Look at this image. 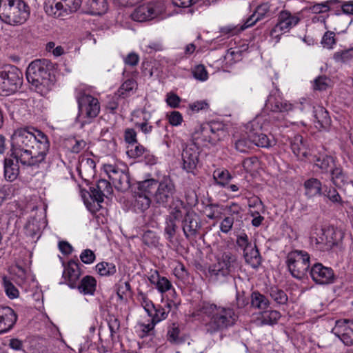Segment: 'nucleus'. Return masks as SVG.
<instances>
[{
  "instance_id": "a18cd8bd",
  "label": "nucleus",
  "mask_w": 353,
  "mask_h": 353,
  "mask_svg": "<svg viewBox=\"0 0 353 353\" xmlns=\"http://www.w3.org/2000/svg\"><path fill=\"white\" fill-rule=\"evenodd\" d=\"M176 220L171 219L165 217V227H164V234L166 240L169 242L172 243L174 237L175 236L179 227L176 225Z\"/></svg>"
},
{
  "instance_id": "c756f323",
  "label": "nucleus",
  "mask_w": 353,
  "mask_h": 353,
  "mask_svg": "<svg viewBox=\"0 0 353 353\" xmlns=\"http://www.w3.org/2000/svg\"><path fill=\"white\" fill-rule=\"evenodd\" d=\"M24 230L26 236L31 242L36 243L41 236L40 221L35 218L28 220Z\"/></svg>"
},
{
  "instance_id": "39448f33",
  "label": "nucleus",
  "mask_w": 353,
  "mask_h": 353,
  "mask_svg": "<svg viewBox=\"0 0 353 353\" xmlns=\"http://www.w3.org/2000/svg\"><path fill=\"white\" fill-rule=\"evenodd\" d=\"M310 255L307 252L294 250L288 254L285 263L291 275L296 279L301 280L310 268Z\"/></svg>"
},
{
  "instance_id": "774afa93",
  "label": "nucleus",
  "mask_w": 353,
  "mask_h": 353,
  "mask_svg": "<svg viewBox=\"0 0 353 353\" xmlns=\"http://www.w3.org/2000/svg\"><path fill=\"white\" fill-rule=\"evenodd\" d=\"M321 43L324 47L329 49L332 48L333 45L336 43L334 32L332 31H327L322 38Z\"/></svg>"
},
{
  "instance_id": "49530a36",
  "label": "nucleus",
  "mask_w": 353,
  "mask_h": 353,
  "mask_svg": "<svg viewBox=\"0 0 353 353\" xmlns=\"http://www.w3.org/2000/svg\"><path fill=\"white\" fill-rule=\"evenodd\" d=\"M326 231L332 249L334 246H338L344 238V233L341 230L334 228V227H329L326 228Z\"/></svg>"
},
{
  "instance_id": "79ce46f5",
  "label": "nucleus",
  "mask_w": 353,
  "mask_h": 353,
  "mask_svg": "<svg viewBox=\"0 0 353 353\" xmlns=\"http://www.w3.org/2000/svg\"><path fill=\"white\" fill-rule=\"evenodd\" d=\"M251 305L259 310H265L269 307L270 301L265 296L254 291L251 294Z\"/></svg>"
},
{
  "instance_id": "37998d69",
  "label": "nucleus",
  "mask_w": 353,
  "mask_h": 353,
  "mask_svg": "<svg viewBox=\"0 0 353 353\" xmlns=\"http://www.w3.org/2000/svg\"><path fill=\"white\" fill-rule=\"evenodd\" d=\"M268 292L271 298L279 305H285L288 301L286 293L277 286L273 285L268 289Z\"/></svg>"
},
{
  "instance_id": "412c9836",
  "label": "nucleus",
  "mask_w": 353,
  "mask_h": 353,
  "mask_svg": "<svg viewBox=\"0 0 353 353\" xmlns=\"http://www.w3.org/2000/svg\"><path fill=\"white\" fill-rule=\"evenodd\" d=\"M310 161H313L315 165L319 168L322 172L327 173L335 165L334 158L325 152H319L317 154H310Z\"/></svg>"
},
{
  "instance_id": "c03bdc74",
  "label": "nucleus",
  "mask_w": 353,
  "mask_h": 353,
  "mask_svg": "<svg viewBox=\"0 0 353 353\" xmlns=\"http://www.w3.org/2000/svg\"><path fill=\"white\" fill-rule=\"evenodd\" d=\"M159 183V182L153 179L139 182L138 185V192L148 194L150 196H153V194L158 187Z\"/></svg>"
},
{
  "instance_id": "9d476101",
  "label": "nucleus",
  "mask_w": 353,
  "mask_h": 353,
  "mask_svg": "<svg viewBox=\"0 0 353 353\" xmlns=\"http://www.w3.org/2000/svg\"><path fill=\"white\" fill-rule=\"evenodd\" d=\"M175 194L176 188L173 181L170 176H164L153 194V201L156 204L166 208L170 202L175 200Z\"/></svg>"
},
{
  "instance_id": "cd10ccee",
  "label": "nucleus",
  "mask_w": 353,
  "mask_h": 353,
  "mask_svg": "<svg viewBox=\"0 0 353 353\" xmlns=\"http://www.w3.org/2000/svg\"><path fill=\"white\" fill-rule=\"evenodd\" d=\"M305 188V194L308 198H312L316 196H322L324 187L322 183L316 178H310L306 180L303 183Z\"/></svg>"
},
{
  "instance_id": "e2e57ef3",
  "label": "nucleus",
  "mask_w": 353,
  "mask_h": 353,
  "mask_svg": "<svg viewBox=\"0 0 353 353\" xmlns=\"http://www.w3.org/2000/svg\"><path fill=\"white\" fill-rule=\"evenodd\" d=\"M330 80L325 75L319 76L314 81L313 88L315 90L323 91L328 87Z\"/></svg>"
},
{
  "instance_id": "4be33fe9",
  "label": "nucleus",
  "mask_w": 353,
  "mask_h": 353,
  "mask_svg": "<svg viewBox=\"0 0 353 353\" xmlns=\"http://www.w3.org/2000/svg\"><path fill=\"white\" fill-rule=\"evenodd\" d=\"M216 265H219L221 270H224L225 272L230 274L231 276L235 273L236 269L238 267L236 257L230 252H224L221 257L216 260Z\"/></svg>"
},
{
  "instance_id": "5701e85b",
  "label": "nucleus",
  "mask_w": 353,
  "mask_h": 353,
  "mask_svg": "<svg viewBox=\"0 0 353 353\" xmlns=\"http://www.w3.org/2000/svg\"><path fill=\"white\" fill-rule=\"evenodd\" d=\"M216 265H219L221 270H224L225 272L230 274L231 276L235 273L236 269L238 267L236 257L230 252H224L221 257L216 260Z\"/></svg>"
},
{
  "instance_id": "603ef678",
  "label": "nucleus",
  "mask_w": 353,
  "mask_h": 353,
  "mask_svg": "<svg viewBox=\"0 0 353 353\" xmlns=\"http://www.w3.org/2000/svg\"><path fill=\"white\" fill-rule=\"evenodd\" d=\"M130 175L128 173L123 172L120 173L118 179L114 178L116 181L114 185L117 190L121 192H125L130 188Z\"/></svg>"
},
{
  "instance_id": "f257e3e1",
  "label": "nucleus",
  "mask_w": 353,
  "mask_h": 353,
  "mask_svg": "<svg viewBox=\"0 0 353 353\" xmlns=\"http://www.w3.org/2000/svg\"><path fill=\"white\" fill-rule=\"evenodd\" d=\"M8 154L23 167H37L45 161L50 150V141L46 134L34 128L15 130L11 136Z\"/></svg>"
},
{
  "instance_id": "8fccbe9b",
  "label": "nucleus",
  "mask_w": 353,
  "mask_h": 353,
  "mask_svg": "<svg viewBox=\"0 0 353 353\" xmlns=\"http://www.w3.org/2000/svg\"><path fill=\"white\" fill-rule=\"evenodd\" d=\"M151 202V197L149 195L143 194L140 192H137V195L135 196L134 206L141 212H144L148 209Z\"/></svg>"
},
{
  "instance_id": "a211bd4d",
  "label": "nucleus",
  "mask_w": 353,
  "mask_h": 353,
  "mask_svg": "<svg viewBox=\"0 0 353 353\" xmlns=\"http://www.w3.org/2000/svg\"><path fill=\"white\" fill-rule=\"evenodd\" d=\"M300 21V18L288 10H283L279 14L278 22L270 32L272 37L278 32H288ZM276 37V35H275Z\"/></svg>"
},
{
  "instance_id": "f3484780",
  "label": "nucleus",
  "mask_w": 353,
  "mask_h": 353,
  "mask_svg": "<svg viewBox=\"0 0 353 353\" xmlns=\"http://www.w3.org/2000/svg\"><path fill=\"white\" fill-rule=\"evenodd\" d=\"M332 332L345 345H353V321L347 319L337 321Z\"/></svg>"
},
{
  "instance_id": "393cba45",
  "label": "nucleus",
  "mask_w": 353,
  "mask_h": 353,
  "mask_svg": "<svg viewBox=\"0 0 353 353\" xmlns=\"http://www.w3.org/2000/svg\"><path fill=\"white\" fill-rule=\"evenodd\" d=\"M310 242L314 249L321 252H328L332 250L326 229H321L316 236H312Z\"/></svg>"
},
{
  "instance_id": "f03ea898",
  "label": "nucleus",
  "mask_w": 353,
  "mask_h": 353,
  "mask_svg": "<svg viewBox=\"0 0 353 353\" xmlns=\"http://www.w3.org/2000/svg\"><path fill=\"white\" fill-rule=\"evenodd\" d=\"M197 311L210 319L205 327L206 332L210 334L228 330L236 323L238 319L232 308L207 301L202 302Z\"/></svg>"
},
{
  "instance_id": "6ab92c4d",
  "label": "nucleus",
  "mask_w": 353,
  "mask_h": 353,
  "mask_svg": "<svg viewBox=\"0 0 353 353\" xmlns=\"http://www.w3.org/2000/svg\"><path fill=\"white\" fill-rule=\"evenodd\" d=\"M64 270L63 272V278L65 279V283L72 289H74L76 284L79 280L81 275V265L78 259L70 260L66 265L63 263Z\"/></svg>"
},
{
  "instance_id": "dca6fc26",
  "label": "nucleus",
  "mask_w": 353,
  "mask_h": 353,
  "mask_svg": "<svg viewBox=\"0 0 353 353\" xmlns=\"http://www.w3.org/2000/svg\"><path fill=\"white\" fill-rule=\"evenodd\" d=\"M310 274L312 280L317 284H331L335 281V275L333 270L319 263H315L312 266L310 270Z\"/></svg>"
},
{
  "instance_id": "bf43d9fd",
  "label": "nucleus",
  "mask_w": 353,
  "mask_h": 353,
  "mask_svg": "<svg viewBox=\"0 0 353 353\" xmlns=\"http://www.w3.org/2000/svg\"><path fill=\"white\" fill-rule=\"evenodd\" d=\"M142 241L147 246H156L159 243V238L154 232L147 230L142 236Z\"/></svg>"
},
{
  "instance_id": "4468645a",
  "label": "nucleus",
  "mask_w": 353,
  "mask_h": 353,
  "mask_svg": "<svg viewBox=\"0 0 353 353\" xmlns=\"http://www.w3.org/2000/svg\"><path fill=\"white\" fill-rule=\"evenodd\" d=\"M199 147L194 143L187 144L183 149L181 157L183 169L187 172L196 174L197 164L199 161Z\"/></svg>"
},
{
  "instance_id": "4d7b16f0",
  "label": "nucleus",
  "mask_w": 353,
  "mask_h": 353,
  "mask_svg": "<svg viewBox=\"0 0 353 353\" xmlns=\"http://www.w3.org/2000/svg\"><path fill=\"white\" fill-rule=\"evenodd\" d=\"M236 243L237 246L243 250V253L248 251V250H250V248L253 245L251 240L245 232H241L236 236Z\"/></svg>"
},
{
  "instance_id": "09e8293b",
  "label": "nucleus",
  "mask_w": 353,
  "mask_h": 353,
  "mask_svg": "<svg viewBox=\"0 0 353 353\" xmlns=\"http://www.w3.org/2000/svg\"><path fill=\"white\" fill-rule=\"evenodd\" d=\"M322 195L327 198L334 204L343 205L344 202L335 188H327L326 185H324Z\"/></svg>"
},
{
  "instance_id": "a878e982",
  "label": "nucleus",
  "mask_w": 353,
  "mask_h": 353,
  "mask_svg": "<svg viewBox=\"0 0 353 353\" xmlns=\"http://www.w3.org/2000/svg\"><path fill=\"white\" fill-rule=\"evenodd\" d=\"M96 288L97 280L92 276L86 275L77 282L74 289H77L83 295L93 296Z\"/></svg>"
},
{
  "instance_id": "864d4df0",
  "label": "nucleus",
  "mask_w": 353,
  "mask_h": 353,
  "mask_svg": "<svg viewBox=\"0 0 353 353\" xmlns=\"http://www.w3.org/2000/svg\"><path fill=\"white\" fill-rule=\"evenodd\" d=\"M96 270L101 276H111L116 273L117 268L114 263L102 261L96 265Z\"/></svg>"
},
{
  "instance_id": "9b49d317",
  "label": "nucleus",
  "mask_w": 353,
  "mask_h": 353,
  "mask_svg": "<svg viewBox=\"0 0 353 353\" xmlns=\"http://www.w3.org/2000/svg\"><path fill=\"white\" fill-rule=\"evenodd\" d=\"M265 108L277 116L272 115V119L275 121L284 120L285 115L294 108V105L283 99L279 94H270L265 104Z\"/></svg>"
},
{
  "instance_id": "ddd939ff",
  "label": "nucleus",
  "mask_w": 353,
  "mask_h": 353,
  "mask_svg": "<svg viewBox=\"0 0 353 353\" xmlns=\"http://www.w3.org/2000/svg\"><path fill=\"white\" fill-rule=\"evenodd\" d=\"M79 116L83 115L85 118L93 119L100 112V104L98 99L83 91H80L77 96Z\"/></svg>"
},
{
  "instance_id": "69168bd1",
  "label": "nucleus",
  "mask_w": 353,
  "mask_h": 353,
  "mask_svg": "<svg viewBox=\"0 0 353 353\" xmlns=\"http://www.w3.org/2000/svg\"><path fill=\"white\" fill-rule=\"evenodd\" d=\"M256 16L261 20L265 16H269L271 13V5L268 2H265L257 6L255 12Z\"/></svg>"
},
{
  "instance_id": "680f3d73",
  "label": "nucleus",
  "mask_w": 353,
  "mask_h": 353,
  "mask_svg": "<svg viewBox=\"0 0 353 353\" xmlns=\"http://www.w3.org/2000/svg\"><path fill=\"white\" fill-rule=\"evenodd\" d=\"M148 152L143 145L136 143L128 151V155L132 158H137Z\"/></svg>"
},
{
  "instance_id": "f8f14e48",
  "label": "nucleus",
  "mask_w": 353,
  "mask_h": 353,
  "mask_svg": "<svg viewBox=\"0 0 353 353\" xmlns=\"http://www.w3.org/2000/svg\"><path fill=\"white\" fill-rule=\"evenodd\" d=\"M112 188L110 183L105 179H99L95 186L90 188L89 195L94 202V206L91 203L84 201L88 209L94 212L101 207L100 203L103 201L104 196H108L112 193Z\"/></svg>"
},
{
  "instance_id": "0eeeda50",
  "label": "nucleus",
  "mask_w": 353,
  "mask_h": 353,
  "mask_svg": "<svg viewBox=\"0 0 353 353\" xmlns=\"http://www.w3.org/2000/svg\"><path fill=\"white\" fill-rule=\"evenodd\" d=\"M225 135L223 129L215 125L205 123L200 125L192 135V143L196 144L199 147L208 146L209 144L216 145Z\"/></svg>"
},
{
  "instance_id": "473e14b6",
  "label": "nucleus",
  "mask_w": 353,
  "mask_h": 353,
  "mask_svg": "<svg viewBox=\"0 0 353 353\" xmlns=\"http://www.w3.org/2000/svg\"><path fill=\"white\" fill-rule=\"evenodd\" d=\"M170 211L169 214L166 216L167 218L179 221L183 219V209H185V203L179 197H176L175 200L170 202L168 205Z\"/></svg>"
},
{
  "instance_id": "c85d7f7f",
  "label": "nucleus",
  "mask_w": 353,
  "mask_h": 353,
  "mask_svg": "<svg viewBox=\"0 0 353 353\" xmlns=\"http://www.w3.org/2000/svg\"><path fill=\"white\" fill-rule=\"evenodd\" d=\"M172 301L167 299L166 301H162L161 305H155V308L152 312V316H150L153 319L154 323H159L165 319L171 310Z\"/></svg>"
},
{
  "instance_id": "052dcab7",
  "label": "nucleus",
  "mask_w": 353,
  "mask_h": 353,
  "mask_svg": "<svg viewBox=\"0 0 353 353\" xmlns=\"http://www.w3.org/2000/svg\"><path fill=\"white\" fill-rule=\"evenodd\" d=\"M104 171L107 173L109 179L112 181L113 184L116 181L114 178L118 179V178L120 176V173L123 172V170L118 169L114 165L111 164L104 165Z\"/></svg>"
},
{
  "instance_id": "72a5a7b5",
  "label": "nucleus",
  "mask_w": 353,
  "mask_h": 353,
  "mask_svg": "<svg viewBox=\"0 0 353 353\" xmlns=\"http://www.w3.org/2000/svg\"><path fill=\"white\" fill-rule=\"evenodd\" d=\"M245 262L256 269L261 265V256L256 244L243 253Z\"/></svg>"
},
{
  "instance_id": "7c9ffc66",
  "label": "nucleus",
  "mask_w": 353,
  "mask_h": 353,
  "mask_svg": "<svg viewBox=\"0 0 353 353\" xmlns=\"http://www.w3.org/2000/svg\"><path fill=\"white\" fill-rule=\"evenodd\" d=\"M248 134L252 143L258 147L270 148L274 144V140L270 139L266 134L254 129H250Z\"/></svg>"
},
{
  "instance_id": "f704fd0d",
  "label": "nucleus",
  "mask_w": 353,
  "mask_h": 353,
  "mask_svg": "<svg viewBox=\"0 0 353 353\" xmlns=\"http://www.w3.org/2000/svg\"><path fill=\"white\" fill-rule=\"evenodd\" d=\"M329 172L331 174L330 180L335 187L341 188L347 183V176L341 168L335 165Z\"/></svg>"
},
{
  "instance_id": "423d86ee",
  "label": "nucleus",
  "mask_w": 353,
  "mask_h": 353,
  "mask_svg": "<svg viewBox=\"0 0 353 353\" xmlns=\"http://www.w3.org/2000/svg\"><path fill=\"white\" fill-rule=\"evenodd\" d=\"M23 84V73L16 66L8 65L0 69V91L6 95L16 92Z\"/></svg>"
},
{
  "instance_id": "b1692460",
  "label": "nucleus",
  "mask_w": 353,
  "mask_h": 353,
  "mask_svg": "<svg viewBox=\"0 0 353 353\" xmlns=\"http://www.w3.org/2000/svg\"><path fill=\"white\" fill-rule=\"evenodd\" d=\"M20 162L12 157H6L3 161L4 176L7 181H13L18 177L20 173Z\"/></svg>"
},
{
  "instance_id": "7ed1b4c3",
  "label": "nucleus",
  "mask_w": 353,
  "mask_h": 353,
  "mask_svg": "<svg viewBox=\"0 0 353 353\" xmlns=\"http://www.w3.org/2000/svg\"><path fill=\"white\" fill-rule=\"evenodd\" d=\"M52 70L53 64L50 60L36 59L27 68L26 79L37 92L43 94L48 92L53 85Z\"/></svg>"
},
{
  "instance_id": "3c124183",
  "label": "nucleus",
  "mask_w": 353,
  "mask_h": 353,
  "mask_svg": "<svg viewBox=\"0 0 353 353\" xmlns=\"http://www.w3.org/2000/svg\"><path fill=\"white\" fill-rule=\"evenodd\" d=\"M213 179L216 184L225 186L232 179V176L227 170L217 169L213 172Z\"/></svg>"
},
{
  "instance_id": "0e129e2a",
  "label": "nucleus",
  "mask_w": 353,
  "mask_h": 353,
  "mask_svg": "<svg viewBox=\"0 0 353 353\" xmlns=\"http://www.w3.org/2000/svg\"><path fill=\"white\" fill-rule=\"evenodd\" d=\"M336 2H337V1L334 0V1H326L324 3H316L312 6H310V10L313 13H316V14L325 12L330 10V4H332Z\"/></svg>"
},
{
  "instance_id": "2f4dec72",
  "label": "nucleus",
  "mask_w": 353,
  "mask_h": 353,
  "mask_svg": "<svg viewBox=\"0 0 353 353\" xmlns=\"http://www.w3.org/2000/svg\"><path fill=\"white\" fill-rule=\"evenodd\" d=\"M149 281L161 294L168 292L172 288V283L166 277L161 276L157 271L150 275Z\"/></svg>"
},
{
  "instance_id": "bb28decb",
  "label": "nucleus",
  "mask_w": 353,
  "mask_h": 353,
  "mask_svg": "<svg viewBox=\"0 0 353 353\" xmlns=\"http://www.w3.org/2000/svg\"><path fill=\"white\" fill-rule=\"evenodd\" d=\"M303 137L296 135L290 140V147L293 153L300 159L307 158L310 154L309 150L303 141Z\"/></svg>"
},
{
  "instance_id": "e433bc0d",
  "label": "nucleus",
  "mask_w": 353,
  "mask_h": 353,
  "mask_svg": "<svg viewBox=\"0 0 353 353\" xmlns=\"http://www.w3.org/2000/svg\"><path fill=\"white\" fill-rule=\"evenodd\" d=\"M88 10L92 15H101L106 12L108 8L107 0H89Z\"/></svg>"
},
{
  "instance_id": "2eb2a0df",
  "label": "nucleus",
  "mask_w": 353,
  "mask_h": 353,
  "mask_svg": "<svg viewBox=\"0 0 353 353\" xmlns=\"http://www.w3.org/2000/svg\"><path fill=\"white\" fill-rule=\"evenodd\" d=\"M183 234L187 239L196 237L201 228L199 216L194 211H187L181 221Z\"/></svg>"
},
{
  "instance_id": "5fc2aeb1",
  "label": "nucleus",
  "mask_w": 353,
  "mask_h": 353,
  "mask_svg": "<svg viewBox=\"0 0 353 353\" xmlns=\"http://www.w3.org/2000/svg\"><path fill=\"white\" fill-rule=\"evenodd\" d=\"M3 285L6 294L10 299H13L19 296V290L6 276L3 277Z\"/></svg>"
},
{
  "instance_id": "58836bf2",
  "label": "nucleus",
  "mask_w": 353,
  "mask_h": 353,
  "mask_svg": "<svg viewBox=\"0 0 353 353\" xmlns=\"http://www.w3.org/2000/svg\"><path fill=\"white\" fill-rule=\"evenodd\" d=\"M220 268L219 265L214 263L209 267L208 274L212 281L223 283L227 281L228 278L232 276L225 272L224 270H221Z\"/></svg>"
},
{
  "instance_id": "aec40b11",
  "label": "nucleus",
  "mask_w": 353,
  "mask_h": 353,
  "mask_svg": "<svg viewBox=\"0 0 353 353\" xmlns=\"http://www.w3.org/2000/svg\"><path fill=\"white\" fill-rule=\"evenodd\" d=\"M17 321V315L10 307L0 306V334L8 332Z\"/></svg>"
},
{
  "instance_id": "13d9d810",
  "label": "nucleus",
  "mask_w": 353,
  "mask_h": 353,
  "mask_svg": "<svg viewBox=\"0 0 353 353\" xmlns=\"http://www.w3.org/2000/svg\"><path fill=\"white\" fill-rule=\"evenodd\" d=\"M252 141L248 137L238 139L234 143L235 149L241 153H248L252 148Z\"/></svg>"
},
{
  "instance_id": "6e6552de",
  "label": "nucleus",
  "mask_w": 353,
  "mask_h": 353,
  "mask_svg": "<svg viewBox=\"0 0 353 353\" xmlns=\"http://www.w3.org/2000/svg\"><path fill=\"white\" fill-rule=\"evenodd\" d=\"M166 10L165 1L163 0H153L138 6L132 13L134 21L145 22L154 19Z\"/></svg>"
},
{
  "instance_id": "338daca9",
  "label": "nucleus",
  "mask_w": 353,
  "mask_h": 353,
  "mask_svg": "<svg viewBox=\"0 0 353 353\" xmlns=\"http://www.w3.org/2000/svg\"><path fill=\"white\" fill-rule=\"evenodd\" d=\"M193 76L196 79L199 81H205L208 79V72L203 65H196L192 71Z\"/></svg>"
},
{
  "instance_id": "de8ad7c7",
  "label": "nucleus",
  "mask_w": 353,
  "mask_h": 353,
  "mask_svg": "<svg viewBox=\"0 0 353 353\" xmlns=\"http://www.w3.org/2000/svg\"><path fill=\"white\" fill-rule=\"evenodd\" d=\"M223 210L224 207L219 203H209L205 206L206 216L211 220L221 219Z\"/></svg>"
},
{
  "instance_id": "20e7f679",
  "label": "nucleus",
  "mask_w": 353,
  "mask_h": 353,
  "mask_svg": "<svg viewBox=\"0 0 353 353\" xmlns=\"http://www.w3.org/2000/svg\"><path fill=\"white\" fill-rule=\"evenodd\" d=\"M30 8L23 0H0V19L6 23L23 24L30 17Z\"/></svg>"
},
{
  "instance_id": "ea45409f",
  "label": "nucleus",
  "mask_w": 353,
  "mask_h": 353,
  "mask_svg": "<svg viewBox=\"0 0 353 353\" xmlns=\"http://www.w3.org/2000/svg\"><path fill=\"white\" fill-rule=\"evenodd\" d=\"M137 88V83L136 81L133 79H128L121 85L115 95L119 98L125 99L130 97L133 90H136Z\"/></svg>"
},
{
  "instance_id": "c9c22d12",
  "label": "nucleus",
  "mask_w": 353,
  "mask_h": 353,
  "mask_svg": "<svg viewBox=\"0 0 353 353\" xmlns=\"http://www.w3.org/2000/svg\"><path fill=\"white\" fill-rule=\"evenodd\" d=\"M167 340L172 344L179 345L185 341L183 336H181V330L177 323H173L168 327Z\"/></svg>"
},
{
  "instance_id": "1a4fd4ad",
  "label": "nucleus",
  "mask_w": 353,
  "mask_h": 353,
  "mask_svg": "<svg viewBox=\"0 0 353 353\" xmlns=\"http://www.w3.org/2000/svg\"><path fill=\"white\" fill-rule=\"evenodd\" d=\"M83 0H46V12L54 17H63L77 12L81 7Z\"/></svg>"
},
{
  "instance_id": "4c0bfd02",
  "label": "nucleus",
  "mask_w": 353,
  "mask_h": 353,
  "mask_svg": "<svg viewBox=\"0 0 353 353\" xmlns=\"http://www.w3.org/2000/svg\"><path fill=\"white\" fill-rule=\"evenodd\" d=\"M314 117L321 128L327 130L331 125L329 113L323 107H319L314 110Z\"/></svg>"
},
{
  "instance_id": "a19ab883",
  "label": "nucleus",
  "mask_w": 353,
  "mask_h": 353,
  "mask_svg": "<svg viewBox=\"0 0 353 353\" xmlns=\"http://www.w3.org/2000/svg\"><path fill=\"white\" fill-rule=\"evenodd\" d=\"M281 314L277 310H267L261 312V317L259 318L261 325H273L276 324Z\"/></svg>"
},
{
  "instance_id": "6e6d98bb",
  "label": "nucleus",
  "mask_w": 353,
  "mask_h": 353,
  "mask_svg": "<svg viewBox=\"0 0 353 353\" xmlns=\"http://www.w3.org/2000/svg\"><path fill=\"white\" fill-rule=\"evenodd\" d=\"M333 57L336 62L348 63L353 60V49L336 52L334 54Z\"/></svg>"
}]
</instances>
